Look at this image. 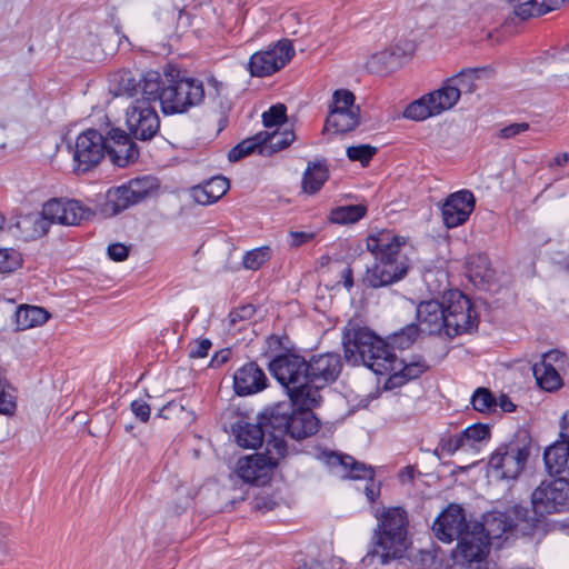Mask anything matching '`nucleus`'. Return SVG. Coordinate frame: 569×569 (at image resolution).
Returning a JSON list of instances; mask_svg holds the SVG:
<instances>
[{
  "label": "nucleus",
  "mask_w": 569,
  "mask_h": 569,
  "mask_svg": "<svg viewBox=\"0 0 569 569\" xmlns=\"http://www.w3.org/2000/svg\"><path fill=\"white\" fill-rule=\"evenodd\" d=\"M342 345L345 358L352 365H363L376 375H385L388 369H392L389 360L391 347L365 327L349 322Z\"/></svg>",
  "instance_id": "obj_4"
},
{
  "label": "nucleus",
  "mask_w": 569,
  "mask_h": 569,
  "mask_svg": "<svg viewBox=\"0 0 569 569\" xmlns=\"http://www.w3.org/2000/svg\"><path fill=\"white\" fill-rule=\"evenodd\" d=\"M559 441L569 443V411L562 416Z\"/></svg>",
  "instance_id": "obj_62"
},
{
  "label": "nucleus",
  "mask_w": 569,
  "mask_h": 569,
  "mask_svg": "<svg viewBox=\"0 0 569 569\" xmlns=\"http://www.w3.org/2000/svg\"><path fill=\"white\" fill-rule=\"evenodd\" d=\"M543 461L549 475L569 477V443L558 440L547 447Z\"/></svg>",
  "instance_id": "obj_26"
},
{
  "label": "nucleus",
  "mask_w": 569,
  "mask_h": 569,
  "mask_svg": "<svg viewBox=\"0 0 569 569\" xmlns=\"http://www.w3.org/2000/svg\"><path fill=\"white\" fill-rule=\"evenodd\" d=\"M392 369H388L385 375H390L389 382L392 387L401 386L408 380L416 379L427 371L428 366L423 360L411 361L406 363L397 358L392 351L390 357Z\"/></svg>",
  "instance_id": "obj_25"
},
{
  "label": "nucleus",
  "mask_w": 569,
  "mask_h": 569,
  "mask_svg": "<svg viewBox=\"0 0 569 569\" xmlns=\"http://www.w3.org/2000/svg\"><path fill=\"white\" fill-rule=\"evenodd\" d=\"M42 214L49 226H78L90 216V211L77 200L51 199L43 204Z\"/></svg>",
  "instance_id": "obj_16"
},
{
  "label": "nucleus",
  "mask_w": 569,
  "mask_h": 569,
  "mask_svg": "<svg viewBox=\"0 0 569 569\" xmlns=\"http://www.w3.org/2000/svg\"><path fill=\"white\" fill-rule=\"evenodd\" d=\"M286 453L287 445L283 439L267 440L264 453H254L239 459L238 476L248 483L264 486Z\"/></svg>",
  "instance_id": "obj_8"
},
{
  "label": "nucleus",
  "mask_w": 569,
  "mask_h": 569,
  "mask_svg": "<svg viewBox=\"0 0 569 569\" xmlns=\"http://www.w3.org/2000/svg\"><path fill=\"white\" fill-rule=\"evenodd\" d=\"M126 123L130 133L139 140H150L159 131L160 119L148 100H134L126 112Z\"/></svg>",
  "instance_id": "obj_12"
},
{
  "label": "nucleus",
  "mask_w": 569,
  "mask_h": 569,
  "mask_svg": "<svg viewBox=\"0 0 569 569\" xmlns=\"http://www.w3.org/2000/svg\"><path fill=\"white\" fill-rule=\"evenodd\" d=\"M267 138V131H261L254 134L253 137L242 140L229 151V161L237 162L254 151H258L260 153V149L263 147V143L266 142Z\"/></svg>",
  "instance_id": "obj_38"
},
{
  "label": "nucleus",
  "mask_w": 569,
  "mask_h": 569,
  "mask_svg": "<svg viewBox=\"0 0 569 569\" xmlns=\"http://www.w3.org/2000/svg\"><path fill=\"white\" fill-rule=\"evenodd\" d=\"M497 406H499L501 410L505 412H512L516 409V406L506 395H501L499 397V399L497 400Z\"/></svg>",
  "instance_id": "obj_63"
},
{
  "label": "nucleus",
  "mask_w": 569,
  "mask_h": 569,
  "mask_svg": "<svg viewBox=\"0 0 569 569\" xmlns=\"http://www.w3.org/2000/svg\"><path fill=\"white\" fill-rule=\"evenodd\" d=\"M269 371L297 406L317 407L320 403L321 395L315 389H308V366L305 358L297 355L278 356L270 361Z\"/></svg>",
  "instance_id": "obj_5"
},
{
  "label": "nucleus",
  "mask_w": 569,
  "mask_h": 569,
  "mask_svg": "<svg viewBox=\"0 0 569 569\" xmlns=\"http://www.w3.org/2000/svg\"><path fill=\"white\" fill-rule=\"evenodd\" d=\"M529 129V123L520 122V123H511L499 131V137L502 139L513 138L522 132H526Z\"/></svg>",
  "instance_id": "obj_56"
},
{
  "label": "nucleus",
  "mask_w": 569,
  "mask_h": 569,
  "mask_svg": "<svg viewBox=\"0 0 569 569\" xmlns=\"http://www.w3.org/2000/svg\"><path fill=\"white\" fill-rule=\"evenodd\" d=\"M137 203L148 198L157 188L158 183L153 177L132 179L127 183Z\"/></svg>",
  "instance_id": "obj_43"
},
{
  "label": "nucleus",
  "mask_w": 569,
  "mask_h": 569,
  "mask_svg": "<svg viewBox=\"0 0 569 569\" xmlns=\"http://www.w3.org/2000/svg\"><path fill=\"white\" fill-rule=\"evenodd\" d=\"M531 438L526 431L517 432L508 442L501 443L490 456L489 467L501 479H517L530 456Z\"/></svg>",
  "instance_id": "obj_7"
},
{
  "label": "nucleus",
  "mask_w": 569,
  "mask_h": 569,
  "mask_svg": "<svg viewBox=\"0 0 569 569\" xmlns=\"http://www.w3.org/2000/svg\"><path fill=\"white\" fill-rule=\"evenodd\" d=\"M307 366L308 389H315L318 395L338 378L342 367L340 356L337 353L313 356Z\"/></svg>",
  "instance_id": "obj_14"
},
{
  "label": "nucleus",
  "mask_w": 569,
  "mask_h": 569,
  "mask_svg": "<svg viewBox=\"0 0 569 569\" xmlns=\"http://www.w3.org/2000/svg\"><path fill=\"white\" fill-rule=\"evenodd\" d=\"M472 522H467L465 510L458 505H449L432 523L435 537L446 543L457 540Z\"/></svg>",
  "instance_id": "obj_17"
},
{
  "label": "nucleus",
  "mask_w": 569,
  "mask_h": 569,
  "mask_svg": "<svg viewBox=\"0 0 569 569\" xmlns=\"http://www.w3.org/2000/svg\"><path fill=\"white\" fill-rule=\"evenodd\" d=\"M403 241L389 231L367 239V249L375 256L376 262L367 270L370 287L379 288L401 280L408 272V258L401 253Z\"/></svg>",
  "instance_id": "obj_3"
},
{
  "label": "nucleus",
  "mask_w": 569,
  "mask_h": 569,
  "mask_svg": "<svg viewBox=\"0 0 569 569\" xmlns=\"http://www.w3.org/2000/svg\"><path fill=\"white\" fill-rule=\"evenodd\" d=\"M297 406L292 400L278 402L261 413L260 421L266 431L270 432V439H282L286 435L290 419Z\"/></svg>",
  "instance_id": "obj_21"
},
{
  "label": "nucleus",
  "mask_w": 569,
  "mask_h": 569,
  "mask_svg": "<svg viewBox=\"0 0 569 569\" xmlns=\"http://www.w3.org/2000/svg\"><path fill=\"white\" fill-rule=\"evenodd\" d=\"M476 199L471 191L460 190L447 197L442 204V220L447 228L463 224L475 209Z\"/></svg>",
  "instance_id": "obj_18"
},
{
  "label": "nucleus",
  "mask_w": 569,
  "mask_h": 569,
  "mask_svg": "<svg viewBox=\"0 0 569 569\" xmlns=\"http://www.w3.org/2000/svg\"><path fill=\"white\" fill-rule=\"evenodd\" d=\"M16 409L14 396L0 383V413L11 415Z\"/></svg>",
  "instance_id": "obj_54"
},
{
  "label": "nucleus",
  "mask_w": 569,
  "mask_h": 569,
  "mask_svg": "<svg viewBox=\"0 0 569 569\" xmlns=\"http://www.w3.org/2000/svg\"><path fill=\"white\" fill-rule=\"evenodd\" d=\"M136 203L137 201L130 189L127 184H123L117 188H111L107 191L102 212L106 216H116Z\"/></svg>",
  "instance_id": "obj_30"
},
{
  "label": "nucleus",
  "mask_w": 569,
  "mask_h": 569,
  "mask_svg": "<svg viewBox=\"0 0 569 569\" xmlns=\"http://www.w3.org/2000/svg\"><path fill=\"white\" fill-rule=\"evenodd\" d=\"M333 106L330 111H351L359 110V107L355 106V94L345 89H339L333 92Z\"/></svg>",
  "instance_id": "obj_50"
},
{
  "label": "nucleus",
  "mask_w": 569,
  "mask_h": 569,
  "mask_svg": "<svg viewBox=\"0 0 569 569\" xmlns=\"http://www.w3.org/2000/svg\"><path fill=\"white\" fill-rule=\"evenodd\" d=\"M271 257V249L268 246L247 251L242 259V266L248 270H258Z\"/></svg>",
  "instance_id": "obj_46"
},
{
  "label": "nucleus",
  "mask_w": 569,
  "mask_h": 569,
  "mask_svg": "<svg viewBox=\"0 0 569 569\" xmlns=\"http://www.w3.org/2000/svg\"><path fill=\"white\" fill-rule=\"evenodd\" d=\"M106 140V154L118 167H126L138 158V149L130 136L121 129H111Z\"/></svg>",
  "instance_id": "obj_19"
},
{
  "label": "nucleus",
  "mask_w": 569,
  "mask_h": 569,
  "mask_svg": "<svg viewBox=\"0 0 569 569\" xmlns=\"http://www.w3.org/2000/svg\"><path fill=\"white\" fill-rule=\"evenodd\" d=\"M167 86L162 88L160 106L166 114L184 113L202 103L204 88L201 80L191 77L166 74Z\"/></svg>",
  "instance_id": "obj_6"
},
{
  "label": "nucleus",
  "mask_w": 569,
  "mask_h": 569,
  "mask_svg": "<svg viewBox=\"0 0 569 569\" xmlns=\"http://www.w3.org/2000/svg\"><path fill=\"white\" fill-rule=\"evenodd\" d=\"M50 315L47 310L36 306H23L17 311V323L21 329L43 325Z\"/></svg>",
  "instance_id": "obj_39"
},
{
  "label": "nucleus",
  "mask_w": 569,
  "mask_h": 569,
  "mask_svg": "<svg viewBox=\"0 0 569 569\" xmlns=\"http://www.w3.org/2000/svg\"><path fill=\"white\" fill-rule=\"evenodd\" d=\"M140 90L142 93L141 100H148L151 102L159 101L160 96L162 94V88L167 86V81L162 79L161 74L158 71L150 70L143 74H140Z\"/></svg>",
  "instance_id": "obj_35"
},
{
  "label": "nucleus",
  "mask_w": 569,
  "mask_h": 569,
  "mask_svg": "<svg viewBox=\"0 0 569 569\" xmlns=\"http://www.w3.org/2000/svg\"><path fill=\"white\" fill-rule=\"evenodd\" d=\"M467 277L475 286L489 283L493 278L495 271L491 268L490 260L485 253L471 254L467 259Z\"/></svg>",
  "instance_id": "obj_29"
},
{
  "label": "nucleus",
  "mask_w": 569,
  "mask_h": 569,
  "mask_svg": "<svg viewBox=\"0 0 569 569\" xmlns=\"http://www.w3.org/2000/svg\"><path fill=\"white\" fill-rule=\"evenodd\" d=\"M268 138L260 149V154H270L289 147L295 140V133L291 130L283 132H267Z\"/></svg>",
  "instance_id": "obj_41"
},
{
  "label": "nucleus",
  "mask_w": 569,
  "mask_h": 569,
  "mask_svg": "<svg viewBox=\"0 0 569 569\" xmlns=\"http://www.w3.org/2000/svg\"><path fill=\"white\" fill-rule=\"evenodd\" d=\"M295 50L287 39L264 50L258 51L250 57L249 71L253 77H268L282 69L293 57Z\"/></svg>",
  "instance_id": "obj_11"
},
{
  "label": "nucleus",
  "mask_w": 569,
  "mask_h": 569,
  "mask_svg": "<svg viewBox=\"0 0 569 569\" xmlns=\"http://www.w3.org/2000/svg\"><path fill=\"white\" fill-rule=\"evenodd\" d=\"M108 256L113 261H123L128 257V248L122 243H113L108 247Z\"/></svg>",
  "instance_id": "obj_57"
},
{
  "label": "nucleus",
  "mask_w": 569,
  "mask_h": 569,
  "mask_svg": "<svg viewBox=\"0 0 569 569\" xmlns=\"http://www.w3.org/2000/svg\"><path fill=\"white\" fill-rule=\"evenodd\" d=\"M419 331L420 330L415 323H410L403 329H401L399 332L393 333L391 338V345L389 346L391 347V349L393 347H397L401 350L407 349L413 343V341L418 337Z\"/></svg>",
  "instance_id": "obj_48"
},
{
  "label": "nucleus",
  "mask_w": 569,
  "mask_h": 569,
  "mask_svg": "<svg viewBox=\"0 0 569 569\" xmlns=\"http://www.w3.org/2000/svg\"><path fill=\"white\" fill-rule=\"evenodd\" d=\"M396 53L391 49H385L371 54L366 61V68L370 72H381L395 62Z\"/></svg>",
  "instance_id": "obj_45"
},
{
  "label": "nucleus",
  "mask_w": 569,
  "mask_h": 569,
  "mask_svg": "<svg viewBox=\"0 0 569 569\" xmlns=\"http://www.w3.org/2000/svg\"><path fill=\"white\" fill-rule=\"evenodd\" d=\"M531 503L537 513H555L569 510V481L559 477L542 481L531 493Z\"/></svg>",
  "instance_id": "obj_9"
},
{
  "label": "nucleus",
  "mask_w": 569,
  "mask_h": 569,
  "mask_svg": "<svg viewBox=\"0 0 569 569\" xmlns=\"http://www.w3.org/2000/svg\"><path fill=\"white\" fill-rule=\"evenodd\" d=\"M132 413L141 421L147 422L150 417V406L142 399L133 400L130 405Z\"/></svg>",
  "instance_id": "obj_55"
},
{
  "label": "nucleus",
  "mask_w": 569,
  "mask_h": 569,
  "mask_svg": "<svg viewBox=\"0 0 569 569\" xmlns=\"http://www.w3.org/2000/svg\"><path fill=\"white\" fill-rule=\"evenodd\" d=\"M312 407L298 406L290 419L286 435L300 440L315 435L319 428V421L311 411Z\"/></svg>",
  "instance_id": "obj_24"
},
{
  "label": "nucleus",
  "mask_w": 569,
  "mask_h": 569,
  "mask_svg": "<svg viewBox=\"0 0 569 569\" xmlns=\"http://www.w3.org/2000/svg\"><path fill=\"white\" fill-rule=\"evenodd\" d=\"M359 124V110L330 111L326 120V130L333 129L337 133L352 131Z\"/></svg>",
  "instance_id": "obj_36"
},
{
  "label": "nucleus",
  "mask_w": 569,
  "mask_h": 569,
  "mask_svg": "<svg viewBox=\"0 0 569 569\" xmlns=\"http://www.w3.org/2000/svg\"><path fill=\"white\" fill-rule=\"evenodd\" d=\"M13 227L17 230L18 237L29 241L43 237L49 231V223L41 213H30L19 217Z\"/></svg>",
  "instance_id": "obj_27"
},
{
  "label": "nucleus",
  "mask_w": 569,
  "mask_h": 569,
  "mask_svg": "<svg viewBox=\"0 0 569 569\" xmlns=\"http://www.w3.org/2000/svg\"><path fill=\"white\" fill-rule=\"evenodd\" d=\"M267 377L256 362H248L233 375V389L238 396L258 393L267 388Z\"/></svg>",
  "instance_id": "obj_22"
},
{
  "label": "nucleus",
  "mask_w": 569,
  "mask_h": 569,
  "mask_svg": "<svg viewBox=\"0 0 569 569\" xmlns=\"http://www.w3.org/2000/svg\"><path fill=\"white\" fill-rule=\"evenodd\" d=\"M479 526V530L486 535V539L490 542L500 539L507 533H513L512 529H518L519 522H513L507 512L491 511L485 515L482 522H475Z\"/></svg>",
  "instance_id": "obj_23"
},
{
  "label": "nucleus",
  "mask_w": 569,
  "mask_h": 569,
  "mask_svg": "<svg viewBox=\"0 0 569 569\" xmlns=\"http://www.w3.org/2000/svg\"><path fill=\"white\" fill-rule=\"evenodd\" d=\"M456 91L440 92L435 90L422 98L411 102L403 116L415 121H422L429 117L440 114L455 106Z\"/></svg>",
  "instance_id": "obj_13"
},
{
  "label": "nucleus",
  "mask_w": 569,
  "mask_h": 569,
  "mask_svg": "<svg viewBox=\"0 0 569 569\" xmlns=\"http://www.w3.org/2000/svg\"><path fill=\"white\" fill-rule=\"evenodd\" d=\"M490 438V429L487 425L475 423L459 433L450 437L442 446V449L449 455L458 451H472L478 453L479 446Z\"/></svg>",
  "instance_id": "obj_20"
},
{
  "label": "nucleus",
  "mask_w": 569,
  "mask_h": 569,
  "mask_svg": "<svg viewBox=\"0 0 569 569\" xmlns=\"http://www.w3.org/2000/svg\"><path fill=\"white\" fill-rule=\"evenodd\" d=\"M264 428L259 423L240 422L236 429V440L240 447L254 449L262 445Z\"/></svg>",
  "instance_id": "obj_33"
},
{
  "label": "nucleus",
  "mask_w": 569,
  "mask_h": 569,
  "mask_svg": "<svg viewBox=\"0 0 569 569\" xmlns=\"http://www.w3.org/2000/svg\"><path fill=\"white\" fill-rule=\"evenodd\" d=\"M507 513L511 517L513 522L520 523L518 529H512L513 533H526L535 527L536 518L529 516V510L527 508L516 506Z\"/></svg>",
  "instance_id": "obj_49"
},
{
  "label": "nucleus",
  "mask_w": 569,
  "mask_h": 569,
  "mask_svg": "<svg viewBox=\"0 0 569 569\" xmlns=\"http://www.w3.org/2000/svg\"><path fill=\"white\" fill-rule=\"evenodd\" d=\"M22 263L21 253L13 248H0V273L17 270Z\"/></svg>",
  "instance_id": "obj_47"
},
{
  "label": "nucleus",
  "mask_w": 569,
  "mask_h": 569,
  "mask_svg": "<svg viewBox=\"0 0 569 569\" xmlns=\"http://www.w3.org/2000/svg\"><path fill=\"white\" fill-rule=\"evenodd\" d=\"M254 313V308L251 305L243 306L232 312L229 318L231 323H236L238 320L249 319Z\"/></svg>",
  "instance_id": "obj_59"
},
{
  "label": "nucleus",
  "mask_w": 569,
  "mask_h": 569,
  "mask_svg": "<svg viewBox=\"0 0 569 569\" xmlns=\"http://www.w3.org/2000/svg\"><path fill=\"white\" fill-rule=\"evenodd\" d=\"M329 178V170L325 161H310L302 177V190L306 193L318 192Z\"/></svg>",
  "instance_id": "obj_32"
},
{
  "label": "nucleus",
  "mask_w": 569,
  "mask_h": 569,
  "mask_svg": "<svg viewBox=\"0 0 569 569\" xmlns=\"http://www.w3.org/2000/svg\"><path fill=\"white\" fill-rule=\"evenodd\" d=\"M140 73L121 70L110 79V91L114 97L132 98L140 90Z\"/></svg>",
  "instance_id": "obj_31"
},
{
  "label": "nucleus",
  "mask_w": 569,
  "mask_h": 569,
  "mask_svg": "<svg viewBox=\"0 0 569 569\" xmlns=\"http://www.w3.org/2000/svg\"><path fill=\"white\" fill-rule=\"evenodd\" d=\"M376 153L377 148L370 144H359L347 148V157L349 160L359 161L362 166H367Z\"/></svg>",
  "instance_id": "obj_51"
},
{
  "label": "nucleus",
  "mask_w": 569,
  "mask_h": 569,
  "mask_svg": "<svg viewBox=\"0 0 569 569\" xmlns=\"http://www.w3.org/2000/svg\"><path fill=\"white\" fill-rule=\"evenodd\" d=\"M532 371L538 386L546 391H556L562 386V379L555 366L535 363Z\"/></svg>",
  "instance_id": "obj_37"
},
{
  "label": "nucleus",
  "mask_w": 569,
  "mask_h": 569,
  "mask_svg": "<svg viewBox=\"0 0 569 569\" xmlns=\"http://www.w3.org/2000/svg\"><path fill=\"white\" fill-rule=\"evenodd\" d=\"M284 104L278 103L272 106L268 111L262 113V121L266 128L280 126L287 121Z\"/></svg>",
  "instance_id": "obj_52"
},
{
  "label": "nucleus",
  "mask_w": 569,
  "mask_h": 569,
  "mask_svg": "<svg viewBox=\"0 0 569 569\" xmlns=\"http://www.w3.org/2000/svg\"><path fill=\"white\" fill-rule=\"evenodd\" d=\"M563 357H565L563 353H561L560 351L550 350L541 357V360L538 363H546L549 366H555L558 362H562Z\"/></svg>",
  "instance_id": "obj_61"
},
{
  "label": "nucleus",
  "mask_w": 569,
  "mask_h": 569,
  "mask_svg": "<svg viewBox=\"0 0 569 569\" xmlns=\"http://www.w3.org/2000/svg\"><path fill=\"white\" fill-rule=\"evenodd\" d=\"M327 463L331 467H340L345 473L343 478L365 479L368 483L365 488V495L370 502H375L380 495V487L373 482L375 471L371 467L358 462L353 457L331 452L327 456Z\"/></svg>",
  "instance_id": "obj_15"
},
{
  "label": "nucleus",
  "mask_w": 569,
  "mask_h": 569,
  "mask_svg": "<svg viewBox=\"0 0 569 569\" xmlns=\"http://www.w3.org/2000/svg\"><path fill=\"white\" fill-rule=\"evenodd\" d=\"M477 78V70L469 69L462 70L455 77L448 79L443 86L438 89L440 92H449V90L456 91L457 96L455 99V104L458 102L462 92L471 93L475 91V80Z\"/></svg>",
  "instance_id": "obj_34"
},
{
  "label": "nucleus",
  "mask_w": 569,
  "mask_h": 569,
  "mask_svg": "<svg viewBox=\"0 0 569 569\" xmlns=\"http://www.w3.org/2000/svg\"><path fill=\"white\" fill-rule=\"evenodd\" d=\"M408 559L415 569H438L442 562L435 549L411 550Z\"/></svg>",
  "instance_id": "obj_40"
},
{
  "label": "nucleus",
  "mask_w": 569,
  "mask_h": 569,
  "mask_svg": "<svg viewBox=\"0 0 569 569\" xmlns=\"http://www.w3.org/2000/svg\"><path fill=\"white\" fill-rule=\"evenodd\" d=\"M419 330L450 338L471 332L478 327V313L470 299L458 290L447 292L442 301L426 300L417 306Z\"/></svg>",
  "instance_id": "obj_1"
},
{
  "label": "nucleus",
  "mask_w": 569,
  "mask_h": 569,
  "mask_svg": "<svg viewBox=\"0 0 569 569\" xmlns=\"http://www.w3.org/2000/svg\"><path fill=\"white\" fill-rule=\"evenodd\" d=\"M184 411L183 406L177 402H169L159 410V416L164 419H170Z\"/></svg>",
  "instance_id": "obj_58"
},
{
  "label": "nucleus",
  "mask_w": 569,
  "mask_h": 569,
  "mask_svg": "<svg viewBox=\"0 0 569 569\" xmlns=\"http://www.w3.org/2000/svg\"><path fill=\"white\" fill-rule=\"evenodd\" d=\"M274 506V502L267 499H257L254 503V508L258 510L268 511L271 510Z\"/></svg>",
  "instance_id": "obj_64"
},
{
  "label": "nucleus",
  "mask_w": 569,
  "mask_h": 569,
  "mask_svg": "<svg viewBox=\"0 0 569 569\" xmlns=\"http://www.w3.org/2000/svg\"><path fill=\"white\" fill-rule=\"evenodd\" d=\"M472 408L481 413H490L496 410L497 399L487 388H478L471 397Z\"/></svg>",
  "instance_id": "obj_44"
},
{
  "label": "nucleus",
  "mask_w": 569,
  "mask_h": 569,
  "mask_svg": "<svg viewBox=\"0 0 569 569\" xmlns=\"http://www.w3.org/2000/svg\"><path fill=\"white\" fill-rule=\"evenodd\" d=\"M212 343L209 339H198L189 345V357L192 359H200L208 356Z\"/></svg>",
  "instance_id": "obj_53"
},
{
  "label": "nucleus",
  "mask_w": 569,
  "mask_h": 569,
  "mask_svg": "<svg viewBox=\"0 0 569 569\" xmlns=\"http://www.w3.org/2000/svg\"><path fill=\"white\" fill-rule=\"evenodd\" d=\"M290 246L299 247L313 238V233H308L303 231H292L290 232Z\"/></svg>",
  "instance_id": "obj_60"
},
{
  "label": "nucleus",
  "mask_w": 569,
  "mask_h": 569,
  "mask_svg": "<svg viewBox=\"0 0 569 569\" xmlns=\"http://www.w3.org/2000/svg\"><path fill=\"white\" fill-rule=\"evenodd\" d=\"M229 188V180L222 176H217L209 179L203 184L193 188L192 194L198 203L210 204L222 198Z\"/></svg>",
  "instance_id": "obj_28"
},
{
  "label": "nucleus",
  "mask_w": 569,
  "mask_h": 569,
  "mask_svg": "<svg viewBox=\"0 0 569 569\" xmlns=\"http://www.w3.org/2000/svg\"><path fill=\"white\" fill-rule=\"evenodd\" d=\"M377 526L372 531V548L362 561L372 563L376 558L381 565L405 556L408 547V512L402 507H381L376 509Z\"/></svg>",
  "instance_id": "obj_2"
},
{
  "label": "nucleus",
  "mask_w": 569,
  "mask_h": 569,
  "mask_svg": "<svg viewBox=\"0 0 569 569\" xmlns=\"http://www.w3.org/2000/svg\"><path fill=\"white\" fill-rule=\"evenodd\" d=\"M366 213V207L361 204L338 207L330 213L333 223H353L359 221Z\"/></svg>",
  "instance_id": "obj_42"
},
{
  "label": "nucleus",
  "mask_w": 569,
  "mask_h": 569,
  "mask_svg": "<svg viewBox=\"0 0 569 569\" xmlns=\"http://www.w3.org/2000/svg\"><path fill=\"white\" fill-rule=\"evenodd\" d=\"M106 154L104 137L96 129L80 133L73 147V171L84 173L96 167Z\"/></svg>",
  "instance_id": "obj_10"
}]
</instances>
